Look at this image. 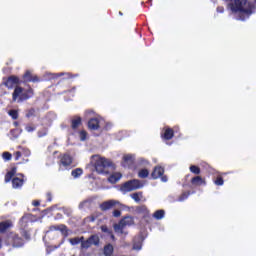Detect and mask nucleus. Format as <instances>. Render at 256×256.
Listing matches in <instances>:
<instances>
[{"label":"nucleus","mask_w":256,"mask_h":256,"mask_svg":"<svg viewBox=\"0 0 256 256\" xmlns=\"http://www.w3.org/2000/svg\"><path fill=\"white\" fill-rule=\"evenodd\" d=\"M21 177H23V174H20Z\"/></svg>","instance_id":"50"},{"label":"nucleus","mask_w":256,"mask_h":256,"mask_svg":"<svg viewBox=\"0 0 256 256\" xmlns=\"http://www.w3.org/2000/svg\"><path fill=\"white\" fill-rule=\"evenodd\" d=\"M31 156V150L29 149H23L22 151H16L13 153V157L15 161H19L21 157H30Z\"/></svg>","instance_id":"14"},{"label":"nucleus","mask_w":256,"mask_h":256,"mask_svg":"<svg viewBox=\"0 0 256 256\" xmlns=\"http://www.w3.org/2000/svg\"><path fill=\"white\" fill-rule=\"evenodd\" d=\"M125 228V224H123V223H119V224H115L114 225V231L116 232V233H123V229Z\"/></svg>","instance_id":"30"},{"label":"nucleus","mask_w":256,"mask_h":256,"mask_svg":"<svg viewBox=\"0 0 256 256\" xmlns=\"http://www.w3.org/2000/svg\"><path fill=\"white\" fill-rule=\"evenodd\" d=\"M41 79L37 75H33L31 71L27 70L22 76V84L26 83H39Z\"/></svg>","instance_id":"10"},{"label":"nucleus","mask_w":256,"mask_h":256,"mask_svg":"<svg viewBox=\"0 0 256 256\" xmlns=\"http://www.w3.org/2000/svg\"><path fill=\"white\" fill-rule=\"evenodd\" d=\"M195 192L186 191L182 192V194L179 196L178 201H185V199H189V195H193Z\"/></svg>","instance_id":"26"},{"label":"nucleus","mask_w":256,"mask_h":256,"mask_svg":"<svg viewBox=\"0 0 256 256\" xmlns=\"http://www.w3.org/2000/svg\"><path fill=\"white\" fill-rule=\"evenodd\" d=\"M213 181H214V184H216L218 187L223 186L225 183V180L220 175L216 176V178Z\"/></svg>","instance_id":"28"},{"label":"nucleus","mask_w":256,"mask_h":256,"mask_svg":"<svg viewBox=\"0 0 256 256\" xmlns=\"http://www.w3.org/2000/svg\"><path fill=\"white\" fill-rule=\"evenodd\" d=\"M10 227H13V223H11V221L6 220L0 222V233H5L7 229H10Z\"/></svg>","instance_id":"19"},{"label":"nucleus","mask_w":256,"mask_h":256,"mask_svg":"<svg viewBox=\"0 0 256 256\" xmlns=\"http://www.w3.org/2000/svg\"><path fill=\"white\" fill-rule=\"evenodd\" d=\"M141 187H143L141 180L132 179L123 183L120 187V190L124 193H130V191H137V189H141Z\"/></svg>","instance_id":"7"},{"label":"nucleus","mask_w":256,"mask_h":256,"mask_svg":"<svg viewBox=\"0 0 256 256\" xmlns=\"http://www.w3.org/2000/svg\"><path fill=\"white\" fill-rule=\"evenodd\" d=\"M190 173H193L194 175H201V168L197 165H191L189 167Z\"/></svg>","instance_id":"24"},{"label":"nucleus","mask_w":256,"mask_h":256,"mask_svg":"<svg viewBox=\"0 0 256 256\" xmlns=\"http://www.w3.org/2000/svg\"><path fill=\"white\" fill-rule=\"evenodd\" d=\"M36 110L35 108H30L26 111L27 119H31V117H35Z\"/></svg>","instance_id":"35"},{"label":"nucleus","mask_w":256,"mask_h":256,"mask_svg":"<svg viewBox=\"0 0 256 256\" xmlns=\"http://www.w3.org/2000/svg\"><path fill=\"white\" fill-rule=\"evenodd\" d=\"M101 230L103 231V233H107L109 231V228H107V226H102Z\"/></svg>","instance_id":"44"},{"label":"nucleus","mask_w":256,"mask_h":256,"mask_svg":"<svg viewBox=\"0 0 256 256\" xmlns=\"http://www.w3.org/2000/svg\"><path fill=\"white\" fill-rule=\"evenodd\" d=\"M141 197H143V192H136L131 195V198L134 199L136 203L141 201Z\"/></svg>","instance_id":"29"},{"label":"nucleus","mask_w":256,"mask_h":256,"mask_svg":"<svg viewBox=\"0 0 256 256\" xmlns=\"http://www.w3.org/2000/svg\"><path fill=\"white\" fill-rule=\"evenodd\" d=\"M46 201H48V203H51V201H53V195L51 194V192L46 193Z\"/></svg>","instance_id":"41"},{"label":"nucleus","mask_w":256,"mask_h":256,"mask_svg":"<svg viewBox=\"0 0 256 256\" xmlns=\"http://www.w3.org/2000/svg\"><path fill=\"white\" fill-rule=\"evenodd\" d=\"M191 184L199 187V185H205V179L201 176H195L191 179Z\"/></svg>","instance_id":"20"},{"label":"nucleus","mask_w":256,"mask_h":256,"mask_svg":"<svg viewBox=\"0 0 256 256\" xmlns=\"http://www.w3.org/2000/svg\"><path fill=\"white\" fill-rule=\"evenodd\" d=\"M2 157L4 161H11V159H13V154H11V152H3Z\"/></svg>","instance_id":"36"},{"label":"nucleus","mask_w":256,"mask_h":256,"mask_svg":"<svg viewBox=\"0 0 256 256\" xmlns=\"http://www.w3.org/2000/svg\"><path fill=\"white\" fill-rule=\"evenodd\" d=\"M8 115L14 120L19 119V112L15 109H12L8 112Z\"/></svg>","instance_id":"32"},{"label":"nucleus","mask_w":256,"mask_h":256,"mask_svg":"<svg viewBox=\"0 0 256 256\" xmlns=\"http://www.w3.org/2000/svg\"><path fill=\"white\" fill-rule=\"evenodd\" d=\"M35 95V90L28 85L27 88L21 86H16L12 93V101L14 103H23V101H29Z\"/></svg>","instance_id":"3"},{"label":"nucleus","mask_w":256,"mask_h":256,"mask_svg":"<svg viewBox=\"0 0 256 256\" xmlns=\"http://www.w3.org/2000/svg\"><path fill=\"white\" fill-rule=\"evenodd\" d=\"M224 12H225V8L223 6L217 7V13H224Z\"/></svg>","instance_id":"43"},{"label":"nucleus","mask_w":256,"mask_h":256,"mask_svg":"<svg viewBox=\"0 0 256 256\" xmlns=\"http://www.w3.org/2000/svg\"><path fill=\"white\" fill-rule=\"evenodd\" d=\"M3 85L7 87V89H15V87L23 85V80L19 79V76L11 75L3 79Z\"/></svg>","instance_id":"8"},{"label":"nucleus","mask_w":256,"mask_h":256,"mask_svg":"<svg viewBox=\"0 0 256 256\" xmlns=\"http://www.w3.org/2000/svg\"><path fill=\"white\" fill-rule=\"evenodd\" d=\"M240 18L242 19V21L245 19V18H243V17H241V16H240Z\"/></svg>","instance_id":"47"},{"label":"nucleus","mask_w":256,"mask_h":256,"mask_svg":"<svg viewBox=\"0 0 256 256\" xmlns=\"http://www.w3.org/2000/svg\"><path fill=\"white\" fill-rule=\"evenodd\" d=\"M79 138H80V141H86L87 140V131H85V130L80 131Z\"/></svg>","instance_id":"37"},{"label":"nucleus","mask_w":256,"mask_h":256,"mask_svg":"<svg viewBox=\"0 0 256 256\" xmlns=\"http://www.w3.org/2000/svg\"><path fill=\"white\" fill-rule=\"evenodd\" d=\"M25 129H26V131H27L28 133H33V131H35V129H37V127H35L34 125H27V126L25 127Z\"/></svg>","instance_id":"40"},{"label":"nucleus","mask_w":256,"mask_h":256,"mask_svg":"<svg viewBox=\"0 0 256 256\" xmlns=\"http://www.w3.org/2000/svg\"><path fill=\"white\" fill-rule=\"evenodd\" d=\"M136 211L139 213V215H142L144 219H151V212H149V208H147L145 205L138 206Z\"/></svg>","instance_id":"12"},{"label":"nucleus","mask_w":256,"mask_h":256,"mask_svg":"<svg viewBox=\"0 0 256 256\" xmlns=\"http://www.w3.org/2000/svg\"><path fill=\"white\" fill-rule=\"evenodd\" d=\"M28 223L29 218L23 216L19 221L20 234L10 232L6 237V243H8V245H12V247L16 249H19L23 247L27 241H31V232L27 230Z\"/></svg>","instance_id":"1"},{"label":"nucleus","mask_w":256,"mask_h":256,"mask_svg":"<svg viewBox=\"0 0 256 256\" xmlns=\"http://www.w3.org/2000/svg\"><path fill=\"white\" fill-rule=\"evenodd\" d=\"M119 202L116 200H108L100 204L101 211H109V209H113L115 205H118Z\"/></svg>","instance_id":"11"},{"label":"nucleus","mask_w":256,"mask_h":256,"mask_svg":"<svg viewBox=\"0 0 256 256\" xmlns=\"http://www.w3.org/2000/svg\"><path fill=\"white\" fill-rule=\"evenodd\" d=\"M112 239H115V236H114V235H112Z\"/></svg>","instance_id":"48"},{"label":"nucleus","mask_w":256,"mask_h":256,"mask_svg":"<svg viewBox=\"0 0 256 256\" xmlns=\"http://www.w3.org/2000/svg\"><path fill=\"white\" fill-rule=\"evenodd\" d=\"M83 175V170L82 168H75L74 170L71 171V176L73 179H79Z\"/></svg>","instance_id":"23"},{"label":"nucleus","mask_w":256,"mask_h":256,"mask_svg":"<svg viewBox=\"0 0 256 256\" xmlns=\"http://www.w3.org/2000/svg\"><path fill=\"white\" fill-rule=\"evenodd\" d=\"M95 159L94 169H96L97 173L104 174L108 173L107 169L109 167H113V162L105 157L93 156Z\"/></svg>","instance_id":"4"},{"label":"nucleus","mask_w":256,"mask_h":256,"mask_svg":"<svg viewBox=\"0 0 256 256\" xmlns=\"http://www.w3.org/2000/svg\"><path fill=\"white\" fill-rule=\"evenodd\" d=\"M80 243H81V249H89V247H91L92 245L89 238L87 240L83 239Z\"/></svg>","instance_id":"31"},{"label":"nucleus","mask_w":256,"mask_h":256,"mask_svg":"<svg viewBox=\"0 0 256 256\" xmlns=\"http://www.w3.org/2000/svg\"><path fill=\"white\" fill-rule=\"evenodd\" d=\"M82 124L83 119L81 118V116H74L71 120V128L73 129V131H77V129H79Z\"/></svg>","instance_id":"15"},{"label":"nucleus","mask_w":256,"mask_h":256,"mask_svg":"<svg viewBox=\"0 0 256 256\" xmlns=\"http://www.w3.org/2000/svg\"><path fill=\"white\" fill-rule=\"evenodd\" d=\"M161 178V181L163 183H167L168 178L165 175V168L161 167V166H156L154 167L152 173H151V179H159Z\"/></svg>","instance_id":"9"},{"label":"nucleus","mask_w":256,"mask_h":256,"mask_svg":"<svg viewBox=\"0 0 256 256\" xmlns=\"http://www.w3.org/2000/svg\"><path fill=\"white\" fill-rule=\"evenodd\" d=\"M32 205H34V207H39V205H41V203L36 200V201H34V202L32 203Z\"/></svg>","instance_id":"45"},{"label":"nucleus","mask_w":256,"mask_h":256,"mask_svg":"<svg viewBox=\"0 0 256 256\" xmlns=\"http://www.w3.org/2000/svg\"><path fill=\"white\" fill-rule=\"evenodd\" d=\"M154 219H156L157 221H161V219H163V217H165V210L160 209V210H156L153 214Z\"/></svg>","instance_id":"22"},{"label":"nucleus","mask_w":256,"mask_h":256,"mask_svg":"<svg viewBox=\"0 0 256 256\" xmlns=\"http://www.w3.org/2000/svg\"><path fill=\"white\" fill-rule=\"evenodd\" d=\"M138 177H140V179H147V177H149V170L147 169H141L139 172H138Z\"/></svg>","instance_id":"25"},{"label":"nucleus","mask_w":256,"mask_h":256,"mask_svg":"<svg viewBox=\"0 0 256 256\" xmlns=\"http://www.w3.org/2000/svg\"><path fill=\"white\" fill-rule=\"evenodd\" d=\"M88 239H89L91 245H96L97 246L100 243L99 236H97V235H92Z\"/></svg>","instance_id":"27"},{"label":"nucleus","mask_w":256,"mask_h":256,"mask_svg":"<svg viewBox=\"0 0 256 256\" xmlns=\"http://www.w3.org/2000/svg\"><path fill=\"white\" fill-rule=\"evenodd\" d=\"M226 2L234 1L229 3L228 7L233 13H240V15H251L253 13V5L249 3V0H225Z\"/></svg>","instance_id":"2"},{"label":"nucleus","mask_w":256,"mask_h":256,"mask_svg":"<svg viewBox=\"0 0 256 256\" xmlns=\"http://www.w3.org/2000/svg\"><path fill=\"white\" fill-rule=\"evenodd\" d=\"M21 163H29V158H23Z\"/></svg>","instance_id":"46"},{"label":"nucleus","mask_w":256,"mask_h":256,"mask_svg":"<svg viewBox=\"0 0 256 256\" xmlns=\"http://www.w3.org/2000/svg\"><path fill=\"white\" fill-rule=\"evenodd\" d=\"M122 167L129 168L133 165V156L131 154L124 155L122 158Z\"/></svg>","instance_id":"17"},{"label":"nucleus","mask_w":256,"mask_h":256,"mask_svg":"<svg viewBox=\"0 0 256 256\" xmlns=\"http://www.w3.org/2000/svg\"><path fill=\"white\" fill-rule=\"evenodd\" d=\"M121 177H123V174H121V172H114L108 177V182L112 185H115V183L119 182Z\"/></svg>","instance_id":"18"},{"label":"nucleus","mask_w":256,"mask_h":256,"mask_svg":"<svg viewBox=\"0 0 256 256\" xmlns=\"http://www.w3.org/2000/svg\"><path fill=\"white\" fill-rule=\"evenodd\" d=\"M83 239H85L83 236L82 237H75L70 239V243L71 245H79V243H81V241H83Z\"/></svg>","instance_id":"34"},{"label":"nucleus","mask_w":256,"mask_h":256,"mask_svg":"<svg viewBox=\"0 0 256 256\" xmlns=\"http://www.w3.org/2000/svg\"><path fill=\"white\" fill-rule=\"evenodd\" d=\"M58 159L59 171H69L70 169H72L73 156L71 154H60Z\"/></svg>","instance_id":"6"},{"label":"nucleus","mask_w":256,"mask_h":256,"mask_svg":"<svg viewBox=\"0 0 256 256\" xmlns=\"http://www.w3.org/2000/svg\"><path fill=\"white\" fill-rule=\"evenodd\" d=\"M97 219L96 216L92 215V216H88L85 218L86 223H94V221Z\"/></svg>","instance_id":"39"},{"label":"nucleus","mask_w":256,"mask_h":256,"mask_svg":"<svg viewBox=\"0 0 256 256\" xmlns=\"http://www.w3.org/2000/svg\"><path fill=\"white\" fill-rule=\"evenodd\" d=\"M141 247H143L141 242H134L132 249H134V251H141Z\"/></svg>","instance_id":"38"},{"label":"nucleus","mask_w":256,"mask_h":256,"mask_svg":"<svg viewBox=\"0 0 256 256\" xmlns=\"http://www.w3.org/2000/svg\"><path fill=\"white\" fill-rule=\"evenodd\" d=\"M16 173L17 168L12 167L11 170L6 173L4 181L5 183H10L12 181L13 189H21L23 187V183H25V180L23 178L15 177Z\"/></svg>","instance_id":"5"},{"label":"nucleus","mask_w":256,"mask_h":256,"mask_svg":"<svg viewBox=\"0 0 256 256\" xmlns=\"http://www.w3.org/2000/svg\"><path fill=\"white\" fill-rule=\"evenodd\" d=\"M47 133H49V129H47V127H44L37 132V135L38 137L41 138V137H46Z\"/></svg>","instance_id":"33"},{"label":"nucleus","mask_w":256,"mask_h":256,"mask_svg":"<svg viewBox=\"0 0 256 256\" xmlns=\"http://www.w3.org/2000/svg\"><path fill=\"white\" fill-rule=\"evenodd\" d=\"M120 13V15H123V13L122 12H119Z\"/></svg>","instance_id":"49"},{"label":"nucleus","mask_w":256,"mask_h":256,"mask_svg":"<svg viewBox=\"0 0 256 256\" xmlns=\"http://www.w3.org/2000/svg\"><path fill=\"white\" fill-rule=\"evenodd\" d=\"M113 217H121V210H114L113 211Z\"/></svg>","instance_id":"42"},{"label":"nucleus","mask_w":256,"mask_h":256,"mask_svg":"<svg viewBox=\"0 0 256 256\" xmlns=\"http://www.w3.org/2000/svg\"><path fill=\"white\" fill-rule=\"evenodd\" d=\"M161 137L165 141H171V139H173V137H175V131L170 127H166L164 129V133L161 134Z\"/></svg>","instance_id":"13"},{"label":"nucleus","mask_w":256,"mask_h":256,"mask_svg":"<svg viewBox=\"0 0 256 256\" xmlns=\"http://www.w3.org/2000/svg\"><path fill=\"white\" fill-rule=\"evenodd\" d=\"M100 121L98 118H91L89 121H88V128L91 130V131H98V129H100Z\"/></svg>","instance_id":"16"},{"label":"nucleus","mask_w":256,"mask_h":256,"mask_svg":"<svg viewBox=\"0 0 256 256\" xmlns=\"http://www.w3.org/2000/svg\"><path fill=\"white\" fill-rule=\"evenodd\" d=\"M48 231H61L63 233V231H67V226L64 224L51 225L49 226Z\"/></svg>","instance_id":"21"}]
</instances>
